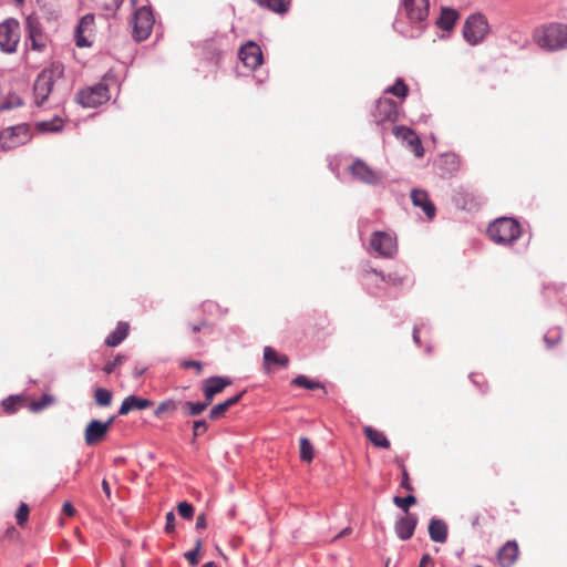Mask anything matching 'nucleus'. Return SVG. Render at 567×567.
<instances>
[{"label": "nucleus", "mask_w": 567, "mask_h": 567, "mask_svg": "<svg viewBox=\"0 0 567 567\" xmlns=\"http://www.w3.org/2000/svg\"><path fill=\"white\" fill-rule=\"evenodd\" d=\"M400 468H401V472H402V480H401V484L400 486L405 489V491H409V492H413L414 488H413V485L410 481V475H409V472L404 465L403 462H401L400 464Z\"/></svg>", "instance_id": "nucleus-44"}, {"label": "nucleus", "mask_w": 567, "mask_h": 567, "mask_svg": "<svg viewBox=\"0 0 567 567\" xmlns=\"http://www.w3.org/2000/svg\"><path fill=\"white\" fill-rule=\"evenodd\" d=\"M76 45L79 48L89 47L90 43L86 41V39L81 34V28L78 29L76 32Z\"/></svg>", "instance_id": "nucleus-52"}, {"label": "nucleus", "mask_w": 567, "mask_h": 567, "mask_svg": "<svg viewBox=\"0 0 567 567\" xmlns=\"http://www.w3.org/2000/svg\"><path fill=\"white\" fill-rule=\"evenodd\" d=\"M367 274L368 275L373 274L375 276H379L382 281H384L393 287H401L405 282V279H406V276L399 272L398 270L389 272V274H384L382 271H378V270L371 268L370 270H367Z\"/></svg>", "instance_id": "nucleus-27"}, {"label": "nucleus", "mask_w": 567, "mask_h": 567, "mask_svg": "<svg viewBox=\"0 0 567 567\" xmlns=\"http://www.w3.org/2000/svg\"><path fill=\"white\" fill-rule=\"evenodd\" d=\"M560 339L559 334L556 333L554 339H550L548 336L545 337V341L547 342L548 347H553L558 340Z\"/></svg>", "instance_id": "nucleus-56"}, {"label": "nucleus", "mask_w": 567, "mask_h": 567, "mask_svg": "<svg viewBox=\"0 0 567 567\" xmlns=\"http://www.w3.org/2000/svg\"><path fill=\"white\" fill-rule=\"evenodd\" d=\"M202 546H203L202 539L198 538L195 542V548L193 550L186 551L184 554L185 558L188 560V563L192 566H195V565L198 564V561H199V551L202 549Z\"/></svg>", "instance_id": "nucleus-41"}, {"label": "nucleus", "mask_w": 567, "mask_h": 567, "mask_svg": "<svg viewBox=\"0 0 567 567\" xmlns=\"http://www.w3.org/2000/svg\"><path fill=\"white\" fill-rule=\"evenodd\" d=\"M260 7L278 14H285L290 8V0H265L264 6Z\"/></svg>", "instance_id": "nucleus-33"}, {"label": "nucleus", "mask_w": 567, "mask_h": 567, "mask_svg": "<svg viewBox=\"0 0 567 567\" xmlns=\"http://www.w3.org/2000/svg\"><path fill=\"white\" fill-rule=\"evenodd\" d=\"M413 339L415 342H419V330L417 329H414V331H413Z\"/></svg>", "instance_id": "nucleus-60"}, {"label": "nucleus", "mask_w": 567, "mask_h": 567, "mask_svg": "<svg viewBox=\"0 0 567 567\" xmlns=\"http://www.w3.org/2000/svg\"><path fill=\"white\" fill-rule=\"evenodd\" d=\"M534 42L545 51H558L567 48V25L548 23L534 29Z\"/></svg>", "instance_id": "nucleus-1"}, {"label": "nucleus", "mask_w": 567, "mask_h": 567, "mask_svg": "<svg viewBox=\"0 0 567 567\" xmlns=\"http://www.w3.org/2000/svg\"><path fill=\"white\" fill-rule=\"evenodd\" d=\"M44 82H39L35 79L33 85L34 103L38 107H44L49 103L51 92L44 86Z\"/></svg>", "instance_id": "nucleus-30"}, {"label": "nucleus", "mask_w": 567, "mask_h": 567, "mask_svg": "<svg viewBox=\"0 0 567 567\" xmlns=\"http://www.w3.org/2000/svg\"><path fill=\"white\" fill-rule=\"evenodd\" d=\"M27 41H30V48L42 52L49 43V37L43 31L42 23L37 16L30 14L25 19Z\"/></svg>", "instance_id": "nucleus-6"}, {"label": "nucleus", "mask_w": 567, "mask_h": 567, "mask_svg": "<svg viewBox=\"0 0 567 567\" xmlns=\"http://www.w3.org/2000/svg\"><path fill=\"white\" fill-rule=\"evenodd\" d=\"M385 93L404 99L409 93V86L404 83L403 79H396L395 83L385 90Z\"/></svg>", "instance_id": "nucleus-36"}, {"label": "nucleus", "mask_w": 567, "mask_h": 567, "mask_svg": "<svg viewBox=\"0 0 567 567\" xmlns=\"http://www.w3.org/2000/svg\"><path fill=\"white\" fill-rule=\"evenodd\" d=\"M393 134L396 137H401L406 141L408 145L411 147L416 157H422L424 155V148L422 146L421 140L414 131L408 128L406 126H395L393 128Z\"/></svg>", "instance_id": "nucleus-18"}, {"label": "nucleus", "mask_w": 567, "mask_h": 567, "mask_svg": "<svg viewBox=\"0 0 567 567\" xmlns=\"http://www.w3.org/2000/svg\"><path fill=\"white\" fill-rule=\"evenodd\" d=\"M489 25L481 13L470 16L463 27V37L471 45L480 44L488 34Z\"/></svg>", "instance_id": "nucleus-4"}, {"label": "nucleus", "mask_w": 567, "mask_h": 567, "mask_svg": "<svg viewBox=\"0 0 567 567\" xmlns=\"http://www.w3.org/2000/svg\"><path fill=\"white\" fill-rule=\"evenodd\" d=\"M63 120L60 116H54L50 121H40L37 123V128L40 132H58L63 127Z\"/></svg>", "instance_id": "nucleus-34"}, {"label": "nucleus", "mask_w": 567, "mask_h": 567, "mask_svg": "<svg viewBox=\"0 0 567 567\" xmlns=\"http://www.w3.org/2000/svg\"><path fill=\"white\" fill-rule=\"evenodd\" d=\"M143 373V370H136V375H141Z\"/></svg>", "instance_id": "nucleus-64"}, {"label": "nucleus", "mask_w": 567, "mask_h": 567, "mask_svg": "<svg viewBox=\"0 0 567 567\" xmlns=\"http://www.w3.org/2000/svg\"><path fill=\"white\" fill-rule=\"evenodd\" d=\"M363 433L367 439L377 447L390 449V441L386 439L385 434L372 426L368 425L363 427Z\"/></svg>", "instance_id": "nucleus-25"}, {"label": "nucleus", "mask_w": 567, "mask_h": 567, "mask_svg": "<svg viewBox=\"0 0 567 567\" xmlns=\"http://www.w3.org/2000/svg\"><path fill=\"white\" fill-rule=\"evenodd\" d=\"M102 489H103L105 496L110 499L111 498V488H110V484L107 483L106 480L102 481Z\"/></svg>", "instance_id": "nucleus-55"}, {"label": "nucleus", "mask_w": 567, "mask_h": 567, "mask_svg": "<svg viewBox=\"0 0 567 567\" xmlns=\"http://www.w3.org/2000/svg\"><path fill=\"white\" fill-rule=\"evenodd\" d=\"M113 417L107 420L106 422H101L97 420L91 421L84 431V440L86 445L92 446L100 443L106 435L111 424L113 423Z\"/></svg>", "instance_id": "nucleus-12"}, {"label": "nucleus", "mask_w": 567, "mask_h": 567, "mask_svg": "<svg viewBox=\"0 0 567 567\" xmlns=\"http://www.w3.org/2000/svg\"><path fill=\"white\" fill-rule=\"evenodd\" d=\"M63 76L64 65L61 62L54 61L38 74L37 80L44 82V86L52 92L54 84Z\"/></svg>", "instance_id": "nucleus-16"}, {"label": "nucleus", "mask_w": 567, "mask_h": 567, "mask_svg": "<svg viewBox=\"0 0 567 567\" xmlns=\"http://www.w3.org/2000/svg\"><path fill=\"white\" fill-rule=\"evenodd\" d=\"M239 59L245 64V66L255 70L262 63V53L255 42H247L239 50Z\"/></svg>", "instance_id": "nucleus-14"}, {"label": "nucleus", "mask_w": 567, "mask_h": 567, "mask_svg": "<svg viewBox=\"0 0 567 567\" xmlns=\"http://www.w3.org/2000/svg\"><path fill=\"white\" fill-rule=\"evenodd\" d=\"M369 244L381 257L392 258L398 251L396 238L386 231L372 233Z\"/></svg>", "instance_id": "nucleus-9"}, {"label": "nucleus", "mask_w": 567, "mask_h": 567, "mask_svg": "<svg viewBox=\"0 0 567 567\" xmlns=\"http://www.w3.org/2000/svg\"><path fill=\"white\" fill-rule=\"evenodd\" d=\"M477 377H478V375H477L476 373H473V374L471 375V379H472L473 383H475V384L480 385V386H481V389H482V391H485L486 389H484V388H483V385H485V383H486V382L484 381V382H483V384H481V383H480V381H478V380H476V378H477Z\"/></svg>", "instance_id": "nucleus-57"}, {"label": "nucleus", "mask_w": 567, "mask_h": 567, "mask_svg": "<svg viewBox=\"0 0 567 567\" xmlns=\"http://www.w3.org/2000/svg\"><path fill=\"white\" fill-rule=\"evenodd\" d=\"M210 403L205 399L203 402L185 401L181 403L182 411L186 416H197L202 414Z\"/></svg>", "instance_id": "nucleus-31"}, {"label": "nucleus", "mask_w": 567, "mask_h": 567, "mask_svg": "<svg viewBox=\"0 0 567 567\" xmlns=\"http://www.w3.org/2000/svg\"><path fill=\"white\" fill-rule=\"evenodd\" d=\"M130 326L127 322L120 321L115 330L107 336L105 344L109 347L118 346L128 334Z\"/></svg>", "instance_id": "nucleus-26"}, {"label": "nucleus", "mask_w": 567, "mask_h": 567, "mask_svg": "<svg viewBox=\"0 0 567 567\" xmlns=\"http://www.w3.org/2000/svg\"><path fill=\"white\" fill-rule=\"evenodd\" d=\"M177 409H178V402L173 399H168L158 404V406L154 411V415L156 417H162L165 414L174 413Z\"/></svg>", "instance_id": "nucleus-35"}, {"label": "nucleus", "mask_w": 567, "mask_h": 567, "mask_svg": "<svg viewBox=\"0 0 567 567\" xmlns=\"http://www.w3.org/2000/svg\"><path fill=\"white\" fill-rule=\"evenodd\" d=\"M372 117L378 125L395 122L398 120L396 103L389 97L379 99L372 111Z\"/></svg>", "instance_id": "nucleus-10"}, {"label": "nucleus", "mask_w": 567, "mask_h": 567, "mask_svg": "<svg viewBox=\"0 0 567 567\" xmlns=\"http://www.w3.org/2000/svg\"><path fill=\"white\" fill-rule=\"evenodd\" d=\"M487 235L496 244L511 245L522 235L520 224L515 218L501 217L488 225Z\"/></svg>", "instance_id": "nucleus-2"}, {"label": "nucleus", "mask_w": 567, "mask_h": 567, "mask_svg": "<svg viewBox=\"0 0 567 567\" xmlns=\"http://www.w3.org/2000/svg\"><path fill=\"white\" fill-rule=\"evenodd\" d=\"M189 328L192 332L197 333L204 329L210 328V323L206 318H203L197 323H190Z\"/></svg>", "instance_id": "nucleus-50"}, {"label": "nucleus", "mask_w": 567, "mask_h": 567, "mask_svg": "<svg viewBox=\"0 0 567 567\" xmlns=\"http://www.w3.org/2000/svg\"><path fill=\"white\" fill-rule=\"evenodd\" d=\"M411 200L414 206L423 209L424 214L429 219L435 216L436 209L434 204L429 197V194L423 189H412Z\"/></svg>", "instance_id": "nucleus-20"}, {"label": "nucleus", "mask_w": 567, "mask_h": 567, "mask_svg": "<svg viewBox=\"0 0 567 567\" xmlns=\"http://www.w3.org/2000/svg\"><path fill=\"white\" fill-rule=\"evenodd\" d=\"M20 23L10 18L0 23V48L6 53L17 51L20 42Z\"/></svg>", "instance_id": "nucleus-5"}, {"label": "nucleus", "mask_w": 567, "mask_h": 567, "mask_svg": "<svg viewBox=\"0 0 567 567\" xmlns=\"http://www.w3.org/2000/svg\"><path fill=\"white\" fill-rule=\"evenodd\" d=\"M351 175L358 181L365 184H378L382 176L373 171L367 163L361 159H357L350 167Z\"/></svg>", "instance_id": "nucleus-13"}, {"label": "nucleus", "mask_w": 567, "mask_h": 567, "mask_svg": "<svg viewBox=\"0 0 567 567\" xmlns=\"http://www.w3.org/2000/svg\"><path fill=\"white\" fill-rule=\"evenodd\" d=\"M393 503H394L399 508H401V509L405 513V515H408V514H411V513L409 512L410 506H412V505L416 504V497H415L414 495H412V494H410V495H408V496H405V497L395 496V497L393 498Z\"/></svg>", "instance_id": "nucleus-40"}, {"label": "nucleus", "mask_w": 567, "mask_h": 567, "mask_svg": "<svg viewBox=\"0 0 567 567\" xmlns=\"http://www.w3.org/2000/svg\"><path fill=\"white\" fill-rule=\"evenodd\" d=\"M430 538L435 543H445L447 539V525L440 518H432L429 524Z\"/></svg>", "instance_id": "nucleus-23"}, {"label": "nucleus", "mask_w": 567, "mask_h": 567, "mask_svg": "<svg viewBox=\"0 0 567 567\" xmlns=\"http://www.w3.org/2000/svg\"><path fill=\"white\" fill-rule=\"evenodd\" d=\"M519 557V547L515 540H507L497 551L499 567H512Z\"/></svg>", "instance_id": "nucleus-17"}, {"label": "nucleus", "mask_w": 567, "mask_h": 567, "mask_svg": "<svg viewBox=\"0 0 567 567\" xmlns=\"http://www.w3.org/2000/svg\"><path fill=\"white\" fill-rule=\"evenodd\" d=\"M113 394L105 388H97L94 392V399L97 405L109 406L112 402Z\"/></svg>", "instance_id": "nucleus-39"}, {"label": "nucleus", "mask_w": 567, "mask_h": 567, "mask_svg": "<svg viewBox=\"0 0 567 567\" xmlns=\"http://www.w3.org/2000/svg\"><path fill=\"white\" fill-rule=\"evenodd\" d=\"M402 10L410 22L424 21L429 16V0H402Z\"/></svg>", "instance_id": "nucleus-11"}, {"label": "nucleus", "mask_w": 567, "mask_h": 567, "mask_svg": "<svg viewBox=\"0 0 567 567\" xmlns=\"http://www.w3.org/2000/svg\"><path fill=\"white\" fill-rule=\"evenodd\" d=\"M431 560L430 555H424L421 558L420 566L419 567H425V565Z\"/></svg>", "instance_id": "nucleus-59"}, {"label": "nucleus", "mask_w": 567, "mask_h": 567, "mask_svg": "<svg viewBox=\"0 0 567 567\" xmlns=\"http://www.w3.org/2000/svg\"><path fill=\"white\" fill-rule=\"evenodd\" d=\"M300 458L303 462L310 463L313 460V447L307 437H301L300 441Z\"/></svg>", "instance_id": "nucleus-37"}, {"label": "nucleus", "mask_w": 567, "mask_h": 567, "mask_svg": "<svg viewBox=\"0 0 567 567\" xmlns=\"http://www.w3.org/2000/svg\"><path fill=\"white\" fill-rule=\"evenodd\" d=\"M472 527L477 528L481 526L480 515H475L471 522Z\"/></svg>", "instance_id": "nucleus-58"}, {"label": "nucleus", "mask_w": 567, "mask_h": 567, "mask_svg": "<svg viewBox=\"0 0 567 567\" xmlns=\"http://www.w3.org/2000/svg\"><path fill=\"white\" fill-rule=\"evenodd\" d=\"M63 513L68 516H74L76 511L75 508L73 507V505L69 502H65L63 504V508H62Z\"/></svg>", "instance_id": "nucleus-53"}, {"label": "nucleus", "mask_w": 567, "mask_h": 567, "mask_svg": "<svg viewBox=\"0 0 567 567\" xmlns=\"http://www.w3.org/2000/svg\"><path fill=\"white\" fill-rule=\"evenodd\" d=\"M27 403L23 395H10L2 400L1 405L6 414H13Z\"/></svg>", "instance_id": "nucleus-29"}, {"label": "nucleus", "mask_w": 567, "mask_h": 567, "mask_svg": "<svg viewBox=\"0 0 567 567\" xmlns=\"http://www.w3.org/2000/svg\"><path fill=\"white\" fill-rule=\"evenodd\" d=\"M53 403H54V396L47 393V394H43L40 400L32 401L29 404V409H30V411L37 413V412L44 410L45 408L50 406Z\"/></svg>", "instance_id": "nucleus-38"}, {"label": "nucleus", "mask_w": 567, "mask_h": 567, "mask_svg": "<svg viewBox=\"0 0 567 567\" xmlns=\"http://www.w3.org/2000/svg\"><path fill=\"white\" fill-rule=\"evenodd\" d=\"M264 363L267 369L271 365L287 367L289 358L286 354L278 353L274 348L266 347L264 349Z\"/></svg>", "instance_id": "nucleus-24"}, {"label": "nucleus", "mask_w": 567, "mask_h": 567, "mask_svg": "<svg viewBox=\"0 0 567 567\" xmlns=\"http://www.w3.org/2000/svg\"><path fill=\"white\" fill-rule=\"evenodd\" d=\"M231 384V380L225 377H212L203 381L202 389L204 398L208 403L212 404L214 398L221 393L228 385Z\"/></svg>", "instance_id": "nucleus-15"}, {"label": "nucleus", "mask_w": 567, "mask_h": 567, "mask_svg": "<svg viewBox=\"0 0 567 567\" xmlns=\"http://www.w3.org/2000/svg\"><path fill=\"white\" fill-rule=\"evenodd\" d=\"M291 384L296 385V386L305 388L308 390L321 389V390H323L324 394L327 393V390L322 383H320L319 381L310 380L306 375L296 377L295 379H292Z\"/></svg>", "instance_id": "nucleus-32"}, {"label": "nucleus", "mask_w": 567, "mask_h": 567, "mask_svg": "<svg viewBox=\"0 0 567 567\" xmlns=\"http://www.w3.org/2000/svg\"><path fill=\"white\" fill-rule=\"evenodd\" d=\"M417 525V517L414 514H408L403 517H401L395 523V533L398 537L402 540H408L412 538L414 530Z\"/></svg>", "instance_id": "nucleus-19"}, {"label": "nucleus", "mask_w": 567, "mask_h": 567, "mask_svg": "<svg viewBox=\"0 0 567 567\" xmlns=\"http://www.w3.org/2000/svg\"><path fill=\"white\" fill-rule=\"evenodd\" d=\"M200 309L205 316H213L217 312H219V306L216 302L213 301H204L200 305Z\"/></svg>", "instance_id": "nucleus-47"}, {"label": "nucleus", "mask_w": 567, "mask_h": 567, "mask_svg": "<svg viewBox=\"0 0 567 567\" xmlns=\"http://www.w3.org/2000/svg\"><path fill=\"white\" fill-rule=\"evenodd\" d=\"M177 512L182 517H184L186 519H190L194 515V507L192 504H189L187 502H181L177 505Z\"/></svg>", "instance_id": "nucleus-45"}, {"label": "nucleus", "mask_w": 567, "mask_h": 567, "mask_svg": "<svg viewBox=\"0 0 567 567\" xmlns=\"http://www.w3.org/2000/svg\"><path fill=\"white\" fill-rule=\"evenodd\" d=\"M183 369H194L197 375L203 372V363L196 360H184L181 362Z\"/></svg>", "instance_id": "nucleus-48"}, {"label": "nucleus", "mask_w": 567, "mask_h": 567, "mask_svg": "<svg viewBox=\"0 0 567 567\" xmlns=\"http://www.w3.org/2000/svg\"><path fill=\"white\" fill-rule=\"evenodd\" d=\"M22 105V100L17 94H9L3 103H0V112Z\"/></svg>", "instance_id": "nucleus-42"}, {"label": "nucleus", "mask_w": 567, "mask_h": 567, "mask_svg": "<svg viewBox=\"0 0 567 567\" xmlns=\"http://www.w3.org/2000/svg\"><path fill=\"white\" fill-rule=\"evenodd\" d=\"M256 3H258L259 6H264V2L265 0H254Z\"/></svg>", "instance_id": "nucleus-63"}, {"label": "nucleus", "mask_w": 567, "mask_h": 567, "mask_svg": "<svg viewBox=\"0 0 567 567\" xmlns=\"http://www.w3.org/2000/svg\"><path fill=\"white\" fill-rule=\"evenodd\" d=\"M154 25V16L150 8H138L133 18V37L136 41L146 40Z\"/></svg>", "instance_id": "nucleus-8"}, {"label": "nucleus", "mask_w": 567, "mask_h": 567, "mask_svg": "<svg viewBox=\"0 0 567 567\" xmlns=\"http://www.w3.org/2000/svg\"><path fill=\"white\" fill-rule=\"evenodd\" d=\"M166 533H173L175 530V515L173 512H168L166 514V525H165Z\"/></svg>", "instance_id": "nucleus-51"}, {"label": "nucleus", "mask_w": 567, "mask_h": 567, "mask_svg": "<svg viewBox=\"0 0 567 567\" xmlns=\"http://www.w3.org/2000/svg\"><path fill=\"white\" fill-rule=\"evenodd\" d=\"M349 530H350L349 528L343 529L337 537H342V536L349 534Z\"/></svg>", "instance_id": "nucleus-62"}, {"label": "nucleus", "mask_w": 567, "mask_h": 567, "mask_svg": "<svg viewBox=\"0 0 567 567\" xmlns=\"http://www.w3.org/2000/svg\"><path fill=\"white\" fill-rule=\"evenodd\" d=\"M245 391L240 392L239 394L227 399L226 401L218 403L212 408L209 411L208 417L212 421H217L225 416L226 412L234 405H236L243 398Z\"/></svg>", "instance_id": "nucleus-22"}, {"label": "nucleus", "mask_w": 567, "mask_h": 567, "mask_svg": "<svg viewBox=\"0 0 567 567\" xmlns=\"http://www.w3.org/2000/svg\"><path fill=\"white\" fill-rule=\"evenodd\" d=\"M153 402L148 399L140 398L136 395H128L122 402L118 410V414L126 415L133 410H145L147 408H151Z\"/></svg>", "instance_id": "nucleus-21"}, {"label": "nucleus", "mask_w": 567, "mask_h": 567, "mask_svg": "<svg viewBox=\"0 0 567 567\" xmlns=\"http://www.w3.org/2000/svg\"><path fill=\"white\" fill-rule=\"evenodd\" d=\"M109 100L110 90L105 79L93 86L80 90L75 95V101L83 107H97Z\"/></svg>", "instance_id": "nucleus-3"}, {"label": "nucleus", "mask_w": 567, "mask_h": 567, "mask_svg": "<svg viewBox=\"0 0 567 567\" xmlns=\"http://www.w3.org/2000/svg\"><path fill=\"white\" fill-rule=\"evenodd\" d=\"M29 513H30L29 506L25 503H21L16 513L17 524L19 526H23L27 523V520L29 518Z\"/></svg>", "instance_id": "nucleus-43"}, {"label": "nucleus", "mask_w": 567, "mask_h": 567, "mask_svg": "<svg viewBox=\"0 0 567 567\" xmlns=\"http://www.w3.org/2000/svg\"><path fill=\"white\" fill-rule=\"evenodd\" d=\"M207 526L206 516L205 514H200L197 516L196 519V528L197 529H205Z\"/></svg>", "instance_id": "nucleus-54"}, {"label": "nucleus", "mask_w": 567, "mask_h": 567, "mask_svg": "<svg viewBox=\"0 0 567 567\" xmlns=\"http://www.w3.org/2000/svg\"><path fill=\"white\" fill-rule=\"evenodd\" d=\"M457 18L458 13L455 10L443 8L437 20V25L444 31H450L453 29Z\"/></svg>", "instance_id": "nucleus-28"}, {"label": "nucleus", "mask_w": 567, "mask_h": 567, "mask_svg": "<svg viewBox=\"0 0 567 567\" xmlns=\"http://www.w3.org/2000/svg\"><path fill=\"white\" fill-rule=\"evenodd\" d=\"M123 359L124 357L118 354L116 355V358L113 360V361H110L107 362L104 368H103V371L106 373V374H111L115 369L116 367H118L120 364H122L123 362Z\"/></svg>", "instance_id": "nucleus-49"}, {"label": "nucleus", "mask_w": 567, "mask_h": 567, "mask_svg": "<svg viewBox=\"0 0 567 567\" xmlns=\"http://www.w3.org/2000/svg\"><path fill=\"white\" fill-rule=\"evenodd\" d=\"M203 567H217V564L214 561H208V563L204 564Z\"/></svg>", "instance_id": "nucleus-61"}, {"label": "nucleus", "mask_w": 567, "mask_h": 567, "mask_svg": "<svg viewBox=\"0 0 567 567\" xmlns=\"http://www.w3.org/2000/svg\"><path fill=\"white\" fill-rule=\"evenodd\" d=\"M208 430V424L205 420H195L193 422V437L196 439L203 435Z\"/></svg>", "instance_id": "nucleus-46"}, {"label": "nucleus", "mask_w": 567, "mask_h": 567, "mask_svg": "<svg viewBox=\"0 0 567 567\" xmlns=\"http://www.w3.org/2000/svg\"><path fill=\"white\" fill-rule=\"evenodd\" d=\"M30 140L28 125L19 124L0 131V147L2 150H13L25 144Z\"/></svg>", "instance_id": "nucleus-7"}]
</instances>
